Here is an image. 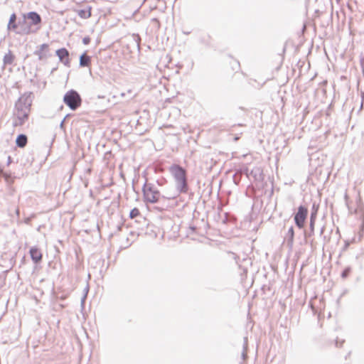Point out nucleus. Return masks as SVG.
<instances>
[{
	"mask_svg": "<svg viewBox=\"0 0 364 364\" xmlns=\"http://www.w3.org/2000/svg\"><path fill=\"white\" fill-rule=\"evenodd\" d=\"M169 171L176 181L177 189L181 193H186L188 191L186 171L177 164L172 165Z\"/></svg>",
	"mask_w": 364,
	"mask_h": 364,
	"instance_id": "obj_1",
	"label": "nucleus"
},
{
	"mask_svg": "<svg viewBox=\"0 0 364 364\" xmlns=\"http://www.w3.org/2000/svg\"><path fill=\"white\" fill-rule=\"evenodd\" d=\"M90 38L89 37L84 38L82 42L85 45H87L90 43Z\"/></svg>",
	"mask_w": 364,
	"mask_h": 364,
	"instance_id": "obj_22",
	"label": "nucleus"
},
{
	"mask_svg": "<svg viewBox=\"0 0 364 364\" xmlns=\"http://www.w3.org/2000/svg\"><path fill=\"white\" fill-rule=\"evenodd\" d=\"M228 64H229V66L232 69V71H235V72L237 73L240 69V64L235 59H233V58L230 59L229 63H228Z\"/></svg>",
	"mask_w": 364,
	"mask_h": 364,
	"instance_id": "obj_15",
	"label": "nucleus"
},
{
	"mask_svg": "<svg viewBox=\"0 0 364 364\" xmlns=\"http://www.w3.org/2000/svg\"><path fill=\"white\" fill-rule=\"evenodd\" d=\"M77 14L82 18H88L92 15V8L90 6H87L82 9H79L77 11Z\"/></svg>",
	"mask_w": 364,
	"mask_h": 364,
	"instance_id": "obj_11",
	"label": "nucleus"
},
{
	"mask_svg": "<svg viewBox=\"0 0 364 364\" xmlns=\"http://www.w3.org/2000/svg\"><path fill=\"white\" fill-rule=\"evenodd\" d=\"M16 21V15L15 14H11L10 16L9 23L11 24V23H14V21Z\"/></svg>",
	"mask_w": 364,
	"mask_h": 364,
	"instance_id": "obj_21",
	"label": "nucleus"
},
{
	"mask_svg": "<svg viewBox=\"0 0 364 364\" xmlns=\"http://www.w3.org/2000/svg\"><path fill=\"white\" fill-rule=\"evenodd\" d=\"M8 29L9 30H12V31H14L16 33H17V31L19 30V26L18 24H17L16 23V21H14V23H8Z\"/></svg>",
	"mask_w": 364,
	"mask_h": 364,
	"instance_id": "obj_18",
	"label": "nucleus"
},
{
	"mask_svg": "<svg viewBox=\"0 0 364 364\" xmlns=\"http://www.w3.org/2000/svg\"><path fill=\"white\" fill-rule=\"evenodd\" d=\"M308 215L307 208L300 205L294 215V222L299 228H303Z\"/></svg>",
	"mask_w": 364,
	"mask_h": 364,
	"instance_id": "obj_5",
	"label": "nucleus"
},
{
	"mask_svg": "<svg viewBox=\"0 0 364 364\" xmlns=\"http://www.w3.org/2000/svg\"><path fill=\"white\" fill-rule=\"evenodd\" d=\"M350 271H351V269H350V267H346V268L343 271V272H342V274H341V277H342L343 279L346 278V277L349 275V274H350Z\"/></svg>",
	"mask_w": 364,
	"mask_h": 364,
	"instance_id": "obj_19",
	"label": "nucleus"
},
{
	"mask_svg": "<svg viewBox=\"0 0 364 364\" xmlns=\"http://www.w3.org/2000/svg\"><path fill=\"white\" fill-rule=\"evenodd\" d=\"M15 60V55L11 51H9L4 57V65H11Z\"/></svg>",
	"mask_w": 364,
	"mask_h": 364,
	"instance_id": "obj_14",
	"label": "nucleus"
},
{
	"mask_svg": "<svg viewBox=\"0 0 364 364\" xmlns=\"http://www.w3.org/2000/svg\"><path fill=\"white\" fill-rule=\"evenodd\" d=\"M144 200L146 203H156L160 198V192L156 188L145 185L143 188Z\"/></svg>",
	"mask_w": 364,
	"mask_h": 364,
	"instance_id": "obj_3",
	"label": "nucleus"
},
{
	"mask_svg": "<svg viewBox=\"0 0 364 364\" xmlns=\"http://www.w3.org/2000/svg\"><path fill=\"white\" fill-rule=\"evenodd\" d=\"M49 46L48 44H43L40 46L39 50L36 52L40 60H43L48 56Z\"/></svg>",
	"mask_w": 364,
	"mask_h": 364,
	"instance_id": "obj_10",
	"label": "nucleus"
},
{
	"mask_svg": "<svg viewBox=\"0 0 364 364\" xmlns=\"http://www.w3.org/2000/svg\"><path fill=\"white\" fill-rule=\"evenodd\" d=\"M23 18L24 19L27 18L31 21V22L29 23V25H31V26L33 25V26L39 25L41 22V18L40 15L34 11L29 12L26 14H24Z\"/></svg>",
	"mask_w": 364,
	"mask_h": 364,
	"instance_id": "obj_6",
	"label": "nucleus"
},
{
	"mask_svg": "<svg viewBox=\"0 0 364 364\" xmlns=\"http://www.w3.org/2000/svg\"><path fill=\"white\" fill-rule=\"evenodd\" d=\"M289 234L290 236V241L292 242L294 240V228L292 227L289 228Z\"/></svg>",
	"mask_w": 364,
	"mask_h": 364,
	"instance_id": "obj_20",
	"label": "nucleus"
},
{
	"mask_svg": "<svg viewBox=\"0 0 364 364\" xmlns=\"http://www.w3.org/2000/svg\"><path fill=\"white\" fill-rule=\"evenodd\" d=\"M30 255L35 263H38L42 260L43 255L41 250L38 247H31L30 250Z\"/></svg>",
	"mask_w": 364,
	"mask_h": 364,
	"instance_id": "obj_7",
	"label": "nucleus"
},
{
	"mask_svg": "<svg viewBox=\"0 0 364 364\" xmlns=\"http://www.w3.org/2000/svg\"><path fill=\"white\" fill-rule=\"evenodd\" d=\"M29 114L28 109L22 105H17L16 117L14 121V126L18 127L24 124L27 120Z\"/></svg>",
	"mask_w": 364,
	"mask_h": 364,
	"instance_id": "obj_4",
	"label": "nucleus"
},
{
	"mask_svg": "<svg viewBox=\"0 0 364 364\" xmlns=\"http://www.w3.org/2000/svg\"><path fill=\"white\" fill-rule=\"evenodd\" d=\"M63 102L70 109L75 110L81 106L82 98L76 91L71 90L64 95Z\"/></svg>",
	"mask_w": 364,
	"mask_h": 364,
	"instance_id": "obj_2",
	"label": "nucleus"
},
{
	"mask_svg": "<svg viewBox=\"0 0 364 364\" xmlns=\"http://www.w3.org/2000/svg\"><path fill=\"white\" fill-rule=\"evenodd\" d=\"M239 139H240V136H235V138H234L235 141H237Z\"/></svg>",
	"mask_w": 364,
	"mask_h": 364,
	"instance_id": "obj_23",
	"label": "nucleus"
},
{
	"mask_svg": "<svg viewBox=\"0 0 364 364\" xmlns=\"http://www.w3.org/2000/svg\"><path fill=\"white\" fill-rule=\"evenodd\" d=\"M80 65L82 67H88L91 65V58L86 53L82 54L80 58Z\"/></svg>",
	"mask_w": 364,
	"mask_h": 364,
	"instance_id": "obj_12",
	"label": "nucleus"
},
{
	"mask_svg": "<svg viewBox=\"0 0 364 364\" xmlns=\"http://www.w3.org/2000/svg\"><path fill=\"white\" fill-rule=\"evenodd\" d=\"M313 208H314V210L312 211V213L311 214V220H310V228H311V231H314V224H315V220L316 218L317 210H318V208H314V206L313 207Z\"/></svg>",
	"mask_w": 364,
	"mask_h": 364,
	"instance_id": "obj_16",
	"label": "nucleus"
},
{
	"mask_svg": "<svg viewBox=\"0 0 364 364\" xmlns=\"http://www.w3.org/2000/svg\"><path fill=\"white\" fill-rule=\"evenodd\" d=\"M56 55L58 56L60 60L65 65H68L69 61V53L65 48H60L56 51Z\"/></svg>",
	"mask_w": 364,
	"mask_h": 364,
	"instance_id": "obj_9",
	"label": "nucleus"
},
{
	"mask_svg": "<svg viewBox=\"0 0 364 364\" xmlns=\"http://www.w3.org/2000/svg\"><path fill=\"white\" fill-rule=\"evenodd\" d=\"M140 215V210L137 208H134L130 211L129 218L134 219L139 217Z\"/></svg>",
	"mask_w": 364,
	"mask_h": 364,
	"instance_id": "obj_17",
	"label": "nucleus"
},
{
	"mask_svg": "<svg viewBox=\"0 0 364 364\" xmlns=\"http://www.w3.org/2000/svg\"><path fill=\"white\" fill-rule=\"evenodd\" d=\"M19 30L17 31V33L18 34H25L28 35L32 33V29L31 28V25H29L24 19L23 21H20L18 23Z\"/></svg>",
	"mask_w": 364,
	"mask_h": 364,
	"instance_id": "obj_8",
	"label": "nucleus"
},
{
	"mask_svg": "<svg viewBox=\"0 0 364 364\" xmlns=\"http://www.w3.org/2000/svg\"><path fill=\"white\" fill-rule=\"evenodd\" d=\"M16 145L21 148L26 146L27 144V136L24 134H20L16 140Z\"/></svg>",
	"mask_w": 364,
	"mask_h": 364,
	"instance_id": "obj_13",
	"label": "nucleus"
},
{
	"mask_svg": "<svg viewBox=\"0 0 364 364\" xmlns=\"http://www.w3.org/2000/svg\"><path fill=\"white\" fill-rule=\"evenodd\" d=\"M337 1H340V0H337Z\"/></svg>",
	"mask_w": 364,
	"mask_h": 364,
	"instance_id": "obj_24",
	"label": "nucleus"
}]
</instances>
